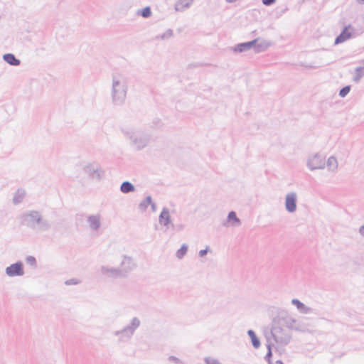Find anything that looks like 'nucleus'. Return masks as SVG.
I'll list each match as a JSON object with an SVG mask.
<instances>
[{
  "instance_id": "nucleus-29",
  "label": "nucleus",
  "mask_w": 364,
  "mask_h": 364,
  "mask_svg": "<svg viewBox=\"0 0 364 364\" xmlns=\"http://www.w3.org/2000/svg\"><path fill=\"white\" fill-rule=\"evenodd\" d=\"M173 36V31L170 28L167 29L163 34L155 37L156 40H167Z\"/></svg>"
},
{
  "instance_id": "nucleus-9",
  "label": "nucleus",
  "mask_w": 364,
  "mask_h": 364,
  "mask_svg": "<svg viewBox=\"0 0 364 364\" xmlns=\"http://www.w3.org/2000/svg\"><path fill=\"white\" fill-rule=\"evenodd\" d=\"M100 272L102 275L111 279L125 278L121 272L119 267H112L109 266H102Z\"/></svg>"
},
{
  "instance_id": "nucleus-31",
  "label": "nucleus",
  "mask_w": 364,
  "mask_h": 364,
  "mask_svg": "<svg viewBox=\"0 0 364 364\" xmlns=\"http://www.w3.org/2000/svg\"><path fill=\"white\" fill-rule=\"evenodd\" d=\"M151 10L149 6H146L145 8L140 9L137 11L138 15H141L144 18H149L151 16Z\"/></svg>"
},
{
  "instance_id": "nucleus-32",
  "label": "nucleus",
  "mask_w": 364,
  "mask_h": 364,
  "mask_svg": "<svg viewBox=\"0 0 364 364\" xmlns=\"http://www.w3.org/2000/svg\"><path fill=\"white\" fill-rule=\"evenodd\" d=\"M350 86L347 85L341 88L339 91V96L341 97H345L350 92Z\"/></svg>"
},
{
  "instance_id": "nucleus-44",
  "label": "nucleus",
  "mask_w": 364,
  "mask_h": 364,
  "mask_svg": "<svg viewBox=\"0 0 364 364\" xmlns=\"http://www.w3.org/2000/svg\"><path fill=\"white\" fill-rule=\"evenodd\" d=\"M228 3H234L237 0H225Z\"/></svg>"
},
{
  "instance_id": "nucleus-1",
  "label": "nucleus",
  "mask_w": 364,
  "mask_h": 364,
  "mask_svg": "<svg viewBox=\"0 0 364 364\" xmlns=\"http://www.w3.org/2000/svg\"><path fill=\"white\" fill-rule=\"evenodd\" d=\"M22 223L36 232H46L51 228L50 223L38 210H28L21 215Z\"/></svg>"
},
{
  "instance_id": "nucleus-25",
  "label": "nucleus",
  "mask_w": 364,
  "mask_h": 364,
  "mask_svg": "<svg viewBox=\"0 0 364 364\" xmlns=\"http://www.w3.org/2000/svg\"><path fill=\"white\" fill-rule=\"evenodd\" d=\"M26 192L24 190L18 189L13 198V203L15 205L19 204L22 202Z\"/></svg>"
},
{
  "instance_id": "nucleus-30",
  "label": "nucleus",
  "mask_w": 364,
  "mask_h": 364,
  "mask_svg": "<svg viewBox=\"0 0 364 364\" xmlns=\"http://www.w3.org/2000/svg\"><path fill=\"white\" fill-rule=\"evenodd\" d=\"M151 201H152V199H151V197L150 196H148L146 197V198L144 200H143L139 205V208L141 210H146L148 205H150V203H151Z\"/></svg>"
},
{
  "instance_id": "nucleus-37",
  "label": "nucleus",
  "mask_w": 364,
  "mask_h": 364,
  "mask_svg": "<svg viewBox=\"0 0 364 364\" xmlns=\"http://www.w3.org/2000/svg\"><path fill=\"white\" fill-rule=\"evenodd\" d=\"M172 229L176 232H180L184 229V225L179 223V224H172L171 226Z\"/></svg>"
},
{
  "instance_id": "nucleus-41",
  "label": "nucleus",
  "mask_w": 364,
  "mask_h": 364,
  "mask_svg": "<svg viewBox=\"0 0 364 364\" xmlns=\"http://www.w3.org/2000/svg\"><path fill=\"white\" fill-rule=\"evenodd\" d=\"M358 232L364 238V225L359 228Z\"/></svg>"
},
{
  "instance_id": "nucleus-4",
  "label": "nucleus",
  "mask_w": 364,
  "mask_h": 364,
  "mask_svg": "<svg viewBox=\"0 0 364 364\" xmlns=\"http://www.w3.org/2000/svg\"><path fill=\"white\" fill-rule=\"evenodd\" d=\"M140 324V320L137 317H134L128 326L122 330L114 331V335L119 338V342H125L132 338Z\"/></svg>"
},
{
  "instance_id": "nucleus-22",
  "label": "nucleus",
  "mask_w": 364,
  "mask_h": 364,
  "mask_svg": "<svg viewBox=\"0 0 364 364\" xmlns=\"http://www.w3.org/2000/svg\"><path fill=\"white\" fill-rule=\"evenodd\" d=\"M134 191V186L129 181H124L120 186V191L123 193H129Z\"/></svg>"
},
{
  "instance_id": "nucleus-34",
  "label": "nucleus",
  "mask_w": 364,
  "mask_h": 364,
  "mask_svg": "<svg viewBox=\"0 0 364 364\" xmlns=\"http://www.w3.org/2000/svg\"><path fill=\"white\" fill-rule=\"evenodd\" d=\"M267 353L265 355V359L268 362L269 364H272L271 363V358L272 356V348H271V344L270 343H268L267 345Z\"/></svg>"
},
{
  "instance_id": "nucleus-18",
  "label": "nucleus",
  "mask_w": 364,
  "mask_h": 364,
  "mask_svg": "<svg viewBox=\"0 0 364 364\" xmlns=\"http://www.w3.org/2000/svg\"><path fill=\"white\" fill-rule=\"evenodd\" d=\"M3 60L9 65L13 66H18L21 64V60L16 58L13 53H6L3 55Z\"/></svg>"
},
{
  "instance_id": "nucleus-2",
  "label": "nucleus",
  "mask_w": 364,
  "mask_h": 364,
  "mask_svg": "<svg viewBox=\"0 0 364 364\" xmlns=\"http://www.w3.org/2000/svg\"><path fill=\"white\" fill-rule=\"evenodd\" d=\"M128 85L124 77L114 75L112 80L111 97L114 105H122L127 98Z\"/></svg>"
},
{
  "instance_id": "nucleus-38",
  "label": "nucleus",
  "mask_w": 364,
  "mask_h": 364,
  "mask_svg": "<svg viewBox=\"0 0 364 364\" xmlns=\"http://www.w3.org/2000/svg\"><path fill=\"white\" fill-rule=\"evenodd\" d=\"M80 282L76 279H68L65 282V285H76L78 284Z\"/></svg>"
},
{
  "instance_id": "nucleus-33",
  "label": "nucleus",
  "mask_w": 364,
  "mask_h": 364,
  "mask_svg": "<svg viewBox=\"0 0 364 364\" xmlns=\"http://www.w3.org/2000/svg\"><path fill=\"white\" fill-rule=\"evenodd\" d=\"M26 263L33 267H36L37 262L34 257L33 256H28L26 259Z\"/></svg>"
},
{
  "instance_id": "nucleus-5",
  "label": "nucleus",
  "mask_w": 364,
  "mask_h": 364,
  "mask_svg": "<svg viewBox=\"0 0 364 364\" xmlns=\"http://www.w3.org/2000/svg\"><path fill=\"white\" fill-rule=\"evenodd\" d=\"M274 341L282 346L287 345L291 341V335L279 325L274 323L270 331Z\"/></svg>"
},
{
  "instance_id": "nucleus-43",
  "label": "nucleus",
  "mask_w": 364,
  "mask_h": 364,
  "mask_svg": "<svg viewBox=\"0 0 364 364\" xmlns=\"http://www.w3.org/2000/svg\"><path fill=\"white\" fill-rule=\"evenodd\" d=\"M276 364H284V363L281 360H278L276 361Z\"/></svg>"
},
{
  "instance_id": "nucleus-3",
  "label": "nucleus",
  "mask_w": 364,
  "mask_h": 364,
  "mask_svg": "<svg viewBox=\"0 0 364 364\" xmlns=\"http://www.w3.org/2000/svg\"><path fill=\"white\" fill-rule=\"evenodd\" d=\"M124 134L130 140V143L136 149H144L149 141V137L140 131L132 129H122Z\"/></svg>"
},
{
  "instance_id": "nucleus-15",
  "label": "nucleus",
  "mask_w": 364,
  "mask_h": 364,
  "mask_svg": "<svg viewBox=\"0 0 364 364\" xmlns=\"http://www.w3.org/2000/svg\"><path fill=\"white\" fill-rule=\"evenodd\" d=\"M350 26H345L341 33L336 38L334 44L338 45L343 43L352 36V33L348 31Z\"/></svg>"
},
{
  "instance_id": "nucleus-40",
  "label": "nucleus",
  "mask_w": 364,
  "mask_h": 364,
  "mask_svg": "<svg viewBox=\"0 0 364 364\" xmlns=\"http://www.w3.org/2000/svg\"><path fill=\"white\" fill-rule=\"evenodd\" d=\"M277 0H262V4L265 6H271L276 2Z\"/></svg>"
},
{
  "instance_id": "nucleus-26",
  "label": "nucleus",
  "mask_w": 364,
  "mask_h": 364,
  "mask_svg": "<svg viewBox=\"0 0 364 364\" xmlns=\"http://www.w3.org/2000/svg\"><path fill=\"white\" fill-rule=\"evenodd\" d=\"M327 167L328 170L331 171H335L338 168V161L336 157L330 156L326 162Z\"/></svg>"
},
{
  "instance_id": "nucleus-12",
  "label": "nucleus",
  "mask_w": 364,
  "mask_h": 364,
  "mask_svg": "<svg viewBox=\"0 0 364 364\" xmlns=\"http://www.w3.org/2000/svg\"><path fill=\"white\" fill-rule=\"evenodd\" d=\"M159 222L161 225L165 226L166 229L169 228V226H172L173 223L171 220L169 210L167 208H164L159 215Z\"/></svg>"
},
{
  "instance_id": "nucleus-21",
  "label": "nucleus",
  "mask_w": 364,
  "mask_h": 364,
  "mask_svg": "<svg viewBox=\"0 0 364 364\" xmlns=\"http://www.w3.org/2000/svg\"><path fill=\"white\" fill-rule=\"evenodd\" d=\"M271 46V43L267 41H262L253 46L255 52L258 53L266 50Z\"/></svg>"
},
{
  "instance_id": "nucleus-13",
  "label": "nucleus",
  "mask_w": 364,
  "mask_h": 364,
  "mask_svg": "<svg viewBox=\"0 0 364 364\" xmlns=\"http://www.w3.org/2000/svg\"><path fill=\"white\" fill-rule=\"evenodd\" d=\"M259 41L258 38L254 39L251 41L241 43L236 45L232 48V50L235 53H242L250 50L255 46V43Z\"/></svg>"
},
{
  "instance_id": "nucleus-45",
  "label": "nucleus",
  "mask_w": 364,
  "mask_h": 364,
  "mask_svg": "<svg viewBox=\"0 0 364 364\" xmlns=\"http://www.w3.org/2000/svg\"><path fill=\"white\" fill-rule=\"evenodd\" d=\"M360 4H364V0H357Z\"/></svg>"
},
{
  "instance_id": "nucleus-17",
  "label": "nucleus",
  "mask_w": 364,
  "mask_h": 364,
  "mask_svg": "<svg viewBox=\"0 0 364 364\" xmlns=\"http://www.w3.org/2000/svg\"><path fill=\"white\" fill-rule=\"evenodd\" d=\"M87 222L90 228L93 230H97L100 227V217L98 215H92L87 217Z\"/></svg>"
},
{
  "instance_id": "nucleus-24",
  "label": "nucleus",
  "mask_w": 364,
  "mask_h": 364,
  "mask_svg": "<svg viewBox=\"0 0 364 364\" xmlns=\"http://www.w3.org/2000/svg\"><path fill=\"white\" fill-rule=\"evenodd\" d=\"M247 335L251 338V342L255 348H258L260 346V341L257 336L256 333L253 330H248Z\"/></svg>"
},
{
  "instance_id": "nucleus-20",
  "label": "nucleus",
  "mask_w": 364,
  "mask_h": 364,
  "mask_svg": "<svg viewBox=\"0 0 364 364\" xmlns=\"http://www.w3.org/2000/svg\"><path fill=\"white\" fill-rule=\"evenodd\" d=\"M280 321L289 329H294L295 325L296 324L297 320L292 318L290 316H282L279 318Z\"/></svg>"
},
{
  "instance_id": "nucleus-23",
  "label": "nucleus",
  "mask_w": 364,
  "mask_h": 364,
  "mask_svg": "<svg viewBox=\"0 0 364 364\" xmlns=\"http://www.w3.org/2000/svg\"><path fill=\"white\" fill-rule=\"evenodd\" d=\"M309 325L307 323H304L297 321L296 324L295 325L293 330L301 333H312V331L309 328Z\"/></svg>"
},
{
  "instance_id": "nucleus-28",
  "label": "nucleus",
  "mask_w": 364,
  "mask_h": 364,
  "mask_svg": "<svg viewBox=\"0 0 364 364\" xmlns=\"http://www.w3.org/2000/svg\"><path fill=\"white\" fill-rule=\"evenodd\" d=\"M188 251V245L186 244H183L180 249L176 252V256L178 259H182Z\"/></svg>"
},
{
  "instance_id": "nucleus-19",
  "label": "nucleus",
  "mask_w": 364,
  "mask_h": 364,
  "mask_svg": "<svg viewBox=\"0 0 364 364\" xmlns=\"http://www.w3.org/2000/svg\"><path fill=\"white\" fill-rule=\"evenodd\" d=\"M193 0H178L175 4L176 11H183L189 8L193 4Z\"/></svg>"
},
{
  "instance_id": "nucleus-35",
  "label": "nucleus",
  "mask_w": 364,
  "mask_h": 364,
  "mask_svg": "<svg viewBox=\"0 0 364 364\" xmlns=\"http://www.w3.org/2000/svg\"><path fill=\"white\" fill-rule=\"evenodd\" d=\"M168 360L170 362H172L175 364H185L182 360H181L179 358H178L177 357L173 356V355H170L168 357Z\"/></svg>"
},
{
  "instance_id": "nucleus-8",
  "label": "nucleus",
  "mask_w": 364,
  "mask_h": 364,
  "mask_svg": "<svg viewBox=\"0 0 364 364\" xmlns=\"http://www.w3.org/2000/svg\"><path fill=\"white\" fill-rule=\"evenodd\" d=\"M325 164L324 159L319 154L309 156L307 160V166L311 171L323 169L325 168Z\"/></svg>"
},
{
  "instance_id": "nucleus-36",
  "label": "nucleus",
  "mask_w": 364,
  "mask_h": 364,
  "mask_svg": "<svg viewBox=\"0 0 364 364\" xmlns=\"http://www.w3.org/2000/svg\"><path fill=\"white\" fill-rule=\"evenodd\" d=\"M205 363L206 364H221L217 359L212 357H207L205 358Z\"/></svg>"
},
{
  "instance_id": "nucleus-7",
  "label": "nucleus",
  "mask_w": 364,
  "mask_h": 364,
  "mask_svg": "<svg viewBox=\"0 0 364 364\" xmlns=\"http://www.w3.org/2000/svg\"><path fill=\"white\" fill-rule=\"evenodd\" d=\"M136 266L134 258L127 255H122V261L119 267L125 278L129 276L131 272L136 268Z\"/></svg>"
},
{
  "instance_id": "nucleus-6",
  "label": "nucleus",
  "mask_w": 364,
  "mask_h": 364,
  "mask_svg": "<svg viewBox=\"0 0 364 364\" xmlns=\"http://www.w3.org/2000/svg\"><path fill=\"white\" fill-rule=\"evenodd\" d=\"M83 171L90 178L98 181L101 180L105 175V171L97 162H92L86 164L83 167Z\"/></svg>"
},
{
  "instance_id": "nucleus-27",
  "label": "nucleus",
  "mask_w": 364,
  "mask_h": 364,
  "mask_svg": "<svg viewBox=\"0 0 364 364\" xmlns=\"http://www.w3.org/2000/svg\"><path fill=\"white\" fill-rule=\"evenodd\" d=\"M363 76H364V66L363 67H358L355 70L353 81L356 83H358Z\"/></svg>"
},
{
  "instance_id": "nucleus-47",
  "label": "nucleus",
  "mask_w": 364,
  "mask_h": 364,
  "mask_svg": "<svg viewBox=\"0 0 364 364\" xmlns=\"http://www.w3.org/2000/svg\"><path fill=\"white\" fill-rule=\"evenodd\" d=\"M363 63H364V59H363Z\"/></svg>"
},
{
  "instance_id": "nucleus-46",
  "label": "nucleus",
  "mask_w": 364,
  "mask_h": 364,
  "mask_svg": "<svg viewBox=\"0 0 364 364\" xmlns=\"http://www.w3.org/2000/svg\"><path fill=\"white\" fill-rule=\"evenodd\" d=\"M201 65H202V64H200V63H198V64H196L195 66H196V67H199V66H201Z\"/></svg>"
},
{
  "instance_id": "nucleus-14",
  "label": "nucleus",
  "mask_w": 364,
  "mask_h": 364,
  "mask_svg": "<svg viewBox=\"0 0 364 364\" xmlns=\"http://www.w3.org/2000/svg\"><path fill=\"white\" fill-rule=\"evenodd\" d=\"M223 226H232V227H239L241 225V220L237 216V214L235 211L232 210L229 212L227 220L223 223Z\"/></svg>"
},
{
  "instance_id": "nucleus-16",
  "label": "nucleus",
  "mask_w": 364,
  "mask_h": 364,
  "mask_svg": "<svg viewBox=\"0 0 364 364\" xmlns=\"http://www.w3.org/2000/svg\"><path fill=\"white\" fill-rule=\"evenodd\" d=\"M291 302L293 305L296 306L298 311L301 314H311L314 311L313 309L306 306L304 303H302L297 299H293Z\"/></svg>"
},
{
  "instance_id": "nucleus-10",
  "label": "nucleus",
  "mask_w": 364,
  "mask_h": 364,
  "mask_svg": "<svg viewBox=\"0 0 364 364\" xmlns=\"http://www.w3.org/2000/svg\"><path fill=\"white\" fill-rule=\"evenodd\" d=\"M297 193L291 191L288 193L285 196L284 205L288 213H293L296 210Z\"/></svg>"
},
{
  "instance_id": "nucleus-39",
  "label": "nucleus",
  "mask_w": 364,
  "mask_h": 364,
  "mask_svg": "<svg viewBox=\"0 0 364 364\" xmlns=\"http://www.w3.org/2000/svg\"><path fill=\"white\" fill-rule=\"evenodd\" d=\"M208 251H209V247L207 246L205 249L201 250L199 251V252H198L199 257H204L208 253Z\"/></svg>"
},
{
  "instance_id": "nucleus-42",
  "label": "nucleus",
  "mask_w": 364,
  "mask_h": 364,
  "mask_svg": "<svg viewBox=\"0 0 364 364\" xmlns=\"http://www.w3.org/2000/svg\"><path fill=\"white\" fill-rule=\"evenodd\" d=\"M150 205L151 206L152 211H154V212L156 211V203H153L151 201V203H150Z\"/></svg>"
},
{
  "instance_id": "nucleus-11",
  "label": "nucleus",
  "mask_w": 364,
  "mask_h": 364,
  "mask_svg": "<svg viewBox=\"0 0 364 364\" xmlns=\"http://www.w3.org/2000/svg\"><path fill=\"white\" fill-rule=\"evenodd\" d=\"M5 273L10 277H21L24 274L23 264L21 261H18L14 264L7 267Z\"/></svg>"
}]
</instances>
